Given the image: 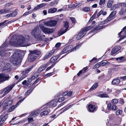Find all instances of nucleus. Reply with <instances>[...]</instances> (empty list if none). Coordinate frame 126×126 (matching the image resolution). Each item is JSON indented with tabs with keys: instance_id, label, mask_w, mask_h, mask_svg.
Returning <instances> with one entry per match:
<instances>
[{
	"instance_id": "nucleus-50",
	"label": "nucleus",
	"mask_w": 126,
	"mask_h": 126,
	"mask_svg": "<svg viewBox=\"0 0 126 126\" xmlns=\"http://www.w3.org/2000/svg\"><path fill=\"white\" fill-rule=\"evenodd\" d=\"M7 21V20H5L3 22H1V23H0V27H3V26L5 25L6 24H5V23Z\"/></svg>"
},
{
	"instance_id": "nucleus-27",
	"label": "nucleus",
	"mask_w": 126,
	"mask_h": 126,
	"mask_svg": "<svg viewBox=\"0 0 126 126\" xmlns=\"http://www.w3.org/2000/svg\"><path fill=\"white\" fill-rule=\"evenodd\" d=\"M97 13V11H96L95 12L94 14L93 15V16L91 17L89 21V22H90L93 20L94 18L96 17V16Z\"/></svg>"
},
{
	"instance_id": "nucleus-1",
	"label": "nucleus",
	"mask_w": 126,
	"mask_h": 126,
	"mask_svg": "<svg viewBox=\"0 0 126 126\" xmlns=\"http://www.w3.org/2000/svg\"><path fill=\"white\" fill-rule=\"evenodd\" d=\"M26 43L27 41H25V38L23 36L21 35L17 37H16L15 36H14L10 40L9 44L8 45L6 41H5L0 47V55L3 56L4 55L6 51H9L7 49H5L10 45L16 47L19 46L26 47L29 45L26 44Z\"/></svg>"
},
{
	"instance_id": "nucleus-28",
	"label": "nucleus",
	"mask_w": 126,
	"mask_h": 126,
	"mask_svg": "<svg viewBox=\"0 0 126 126\" xmlns=\"http://www.w3.org/2000/svg\"><path fill=\"white\" fill-rule=\"evenodd\" d=\"M33 65L31 67H30L29 68L26 69L24 72L25 73L26 75H27V74L31 71L33 67Z\"/></svg>"
},
{
	"instance_id": "nucleus-13",
	"label": "nucleus",
	"mask_w": 126,
	"mask_h": 126,
	"mask_svg": "<svg viewBox=\"0 0 126 126\" xmlns=\"http://www.w3.org/2000/svg\"><path fill=\"white\" fill-rule=\"evenodd\" d=\"M81 46L80 45H77L74 47L73 49L72 50L73 47L72 46L70 45L69 46H68L66 47V49L68 51V52L70 51V52L72 50H76L77 49H78Z\"/></svg>"
},
{
	"instance_id": "nucleus-39",
	"label": "nucleus",
	"mask_w": 126,
	"mask_h": 126,
	"mask_svg": "<svg viewBox=\"0 0 126 126\" xmlns=\"http://www.w3.org/2000/svg\"><path fill=\"white\" fill-rule=\"evenodd\" d=\"M118 102V100L116 99H114L112 100L111 101V103L113 105L117 103Z\"/></svg>"
},
{
	"instance_id": "nucleus-24",
	"label": "nucleus",
	"mask_w": 126,
	"mask_h": 126,
	"mask_svg": "<svg viewBox=\"0 0 126 126\" xmlns=\"http://www.w3.org/2000/svg\"><path fill=\"white\" fill-rule=\"evenodd\" d=\"M57 11V9L56 8H51L48 10V13H54Z\"/></svg>"
},
{
	"instance_id": "nucleus-9",
	"label": "nucleus",
	"mask_w": 126,
	"mask_h": 126,
	"mask_svg": "<svg viewBox=\"0 0 126 126\" xmlns=\"http://www.w3.org/2000/svg\"><path fill=\"white\" fill-rule=\"evenodd\" d=\"M40 28L42 29L43 32L45 33L50 34L53 32L54 30L53 29H50L47 28H45L44 26L40 25Z\"/></svg>"
},
{
	"instance_id": "nucleus-7",
	"label": "nucleus",
	"mask_w": 126,
	"mask_h": 126,
	"mask_svg": "<svg viewBox=\"0 0 126 126\" xmlns=\"http://www.w3.org/2000/svg\"><path fill=\"white\" fill-rule=\"evenodd\" d=\"M116 12L115 11H113L110 14L109 16L104 21H103L101 24H105L107 23L108 22L110 21L114 18V16L116 14Z\"/></svg>"
},
{
	"instance_id": "nucleus-20",
	"label": "nucleus",
	"mask_w": 126,
	"mask_h": 126,
	"mask_svg": "<svg viewBox=\"0 0 126 126\" xmlns=\"http://www.w3.org/2000/svg\"><path fill=\"white\" fill-rule=\"evenodd\" d=\"M46 5V3H42L40 4L37 6L35 7L34 8V10H37V9H40L41 8L45 6Z\"/></svg>"
},
{
	"instance_id": "nucleus-61",
	"label": "nucleus",
	"mask_w": 126,
	"mask_h": 126,
	"mask_svg": "<svg viewBox=\"0 0 126 126\" xmlns=\"http://www.w3.org/2000/svg\"><path fill=\"white\" fill-rule=\"evenodd\" d=\"M124 10L123 9H121V11H120L119 14L120 15H123L124 14Z\"/></svg>"
},
{
	"instance_id": "nucleus-4",
	"label": "nucleus",
	"mask_w": 126,
	"mask_h": 126,
	"mask_svg": "<svg viewBox=\"0 0 126 126\" xmlns=\"http://www.w3.org/2000/svg\"><path fill=\"white\" fill-rule=\"evenodd\" d=\"M93 27V26L91 25L84 28L78 33L77 39L78 40L81 39L86 34L87 31L91 29Z\"/></svg>"
},
{
	"instance_id": "nucleus-54",
	"label": "nucleus",
	"mask_w": 126,
	"mask_h": 126,
	"mask_svg": "<svg viewBox=\"0 0 126 126\" xmlns=\"http://www.w3.org/2000/svg\"><path fill=\"white\" fill-rule=\"evenodd\" d=\"M111 103H109L108 104V110H111Z\"/></svg>"
},
{
	"instance_id": "nucleus-42",
	"label": "nucleus",
	"mask_w": 126,
	"mask_h": 126,
	"mask_svg": "<svg viewBox=\"0 0 126 126\" xmlns=\"http://www.w3.org/2000/svg\"><path fill=\"white\" fill-rule=\"evenodd\" d=\"M8 115L7 114H6L5 115V113H3L2 114V115L0 116V118H7Z\"/></svg>"
},
{
	"instance_id": "nucleus-52",
	"label": "nucleus",
	"mask_w": 126,
	"mask_h": 126,
	"mask_svg": "<svg viewBox=\"0 0 126 126\" xmlns=\"http://www.w3.org/2000/svg\"><path fill=\"white\" fill-rule=\"evenodd\" d=\"M101 66V65L100 62L96 63L95 65V67L96 68H98Z\"/></svg>"
},
{
	"instance_id": "nucleus-59",
	"label": "nucleus",
	"mask_w": 126,
	"mask_h": 126,
	"mask_svg": "<svg viewBox=\"0 0 126 126\" xmlns=\"http://www.w3.org/2000/svg\"><path fill=\"white\" fill-rule=\"evenodd\" d=\"M40 79H41L40 78H38L37 79L35 80V81L34 82V83H33V84H35L36 83H37L40 80Z\"/></svg>"
},
{
	"instance_id": "nucleus-57",
	"label": "nucleus",
	"mask_w": 126,
	"mask_h": 126,
	"mask_svg": "<svg viewBox=\"0 0 126 126\" xmlns=\"http://www.w3.org/2000/svg\"><path fill=\"white\" fill-rule=\"evenodd\" d=\"M70 19L73 23H74L76 22V20L75 18L72 17L70 18Z\"/></svg>"
},
{
	"instance_id": "nucleus-34",
	"label": "nucleus",
	"mask_w": 126,
	"mask_h": 126,
	"mask_svg": "<svg viewBox=\"0 0 126 126\" xmlns=\"http://www.w3.org/2000/svg\"><path fill=\"white\" fill-rule=\"evenodd\" d=\"M27 75L24 72H23V74L22 76L20 78L19 80L20 81L22 80V79L24 78Z\"/></svg>"
},
{
	"instance_id": "nucleus-12",
	"label": "nucleus",
	"mask_w": 126,
	"mask_h": 126,
	"mask_svg": "<svg viewBox=\"0 0 126 126\" xmlns=\"http://www.w3.org/2000/svg\"><path fill=\"white\" fill-rule=\"evenodd\" d=\"M25 98L20 100L15 105L12 106L8 110V111L9 112H11L13 111L14 109L18 106L19 105L24 99Z\"/></svg>"
},
{
	"instance_id": "nucleus-32",
	"label": "nucleus",
	"mask_w": 126,
	"mask_h": 126,
	"mask_svg": "<svg viewBox=\"0 0 126 126\" xmlns=\"http://www.w3.org/2000/svg\"><path fill=\"white\" fill-rule=\"evenodd\" d=\"M99 96L101 98L109 97L107 94H103L99 95Z\"/></svg>"
},
{
	"instance_id": "nucleus-47",
	"label": "nucleus",
	"mask_w": 126,
	"mask_h": 126,
	"mask_svg": "<svg viewBox=\"0 0 126 126\" xmlns=\"http://www.w3.org/2000/svg\"><path fill=\"white\" fill-rule=\"evenodd\" d=\"M119 4L123 7H126V3H122Z\"/></svg>"
},
{
	"instance_id": "nucleus-8",
	"label": "nucleus",
	"mask_w": 126,
	"mask_h": 126,
	"mask_svg": "<svg viewBox=\"0 0 126 126\" xmlns=\"http://www.w3.org/2000/svg\"><path fill=\"white\" fill-rule=\"evenodd\" d=\"M57 21L55 20H50L45 22L44 24L45 26L49 27H53L57 24Z\"/></svg>"
},
{
	"instance_id": "nucleus-23",
	"label": "nucleus",
	"mask_w": 126,
	"mask_h": 126,
	"mask_svg": "<svg viewBox=\"0 0 126 126\" xmlns=\"http://www.w3.org/2000/svg\"><path fill=\"white\" fill-rule=\"evenodd\" d=\"M120 80L119 79H114L112 81V84L114 85H117L120 82Z\"/></svg>"
},
{
	"instance_id": "nucleus-17",
	"label": "nucleus",
	"mask_w": 126,
	"mask_h": 126,
	"mask_svg": "<svg viewBox=\"0 0 126 126\" xmlns=\"http://www.w3.org/2000/svg\"><path fill=\"white\" fill-rule=\"evenodd\" d=\"M121 49V47L119 46H117L114 47L112 50L111 54L114 56L117 51Z\"/></svg>"
},
{
	"instance_id": "nucleus-51",
	"label": "nucleus",
	"mask_w": 126,
	"mask_h": 126,
	"mask_svg": "<svg viewBox=\"0 0 126 126\" xmlns=\"http://www.w3.org/2000/svg\"><path fill=\"white\" fill-rule=\"evenodd\" d=\"M122 112V110H117L116 112V115H118L121 114Z\"/></svg>"
},
{
	"instance_id": "nucleus-21",
	"label": "nucleus",
	"mask_w": 126,
	"mask_h": 126,
	"mask_svg": "<svg viewBox=\"0 0 126 126\" xmlns=\"http://www.w3.org/2000/svg\"><path fill=\"white\" fill-rule=\"evenodd\" d=\"M116 60L119 63L122 62L126 61V59L124 58L123 56L116 58Z\"/></svg>"
},
{
	"instance_id": "nucleus-10",
	"label": "nucleus",
	"mask_w": 126,
	"mask_h": 126,
	"mask_svg": "<svg viewBox=\"0 0 126 126\" xmlns=\"http://www.w3.org/2000/svg\"><path fill=\"white\" fill-rule=\"evenodd\" d=\"M41 111L39 109L34 110L31 112L30 115L29 116L28 118H35L37 116L38 114Z\"/></svg>"
},
{
	"instance_id": "nucleus-53",
	"label": "nucleus",
	"mask_w": 126,
	"mask_h": 126,
	"mask_svg": "<svg viewBox=\"0 0 126 126\" xmlns=\"http://www.w3.org/2000/svg\"><path fill=\"white\" fill-rule=\"evenodd\" d=\"M65 99V97H62L59 98L58 101L59 102H61L64 101Z\"/></svg>"
},
{
	"instance_id": "nucleus-22",
	"label": "nucleus",
	"mask_w": 126,
	"mask_h": 126,
	"mask_svg": "<svg viewBox=\"0 0 126 126\" xmlns=\"http://www.w3.org/2000/svg\"><path fill=\"white\" fill-rule=\"evenodd\" d=\"M58 56H53L51 58L50 60V63H55L56 62V61L58 58Z\"/></svg>"
},
{
	"instance_id": "nucleus-3",
	"label": "nucleus",
	"mask_w": 126,
	"mask_h": 126,
	"mask_svg": "<svg viewBox=\"0 0 126 126\" xmlns=\"http://www.w3.org/2000/svg\"><path fill=\"white\" fill-rule=\"evenodd\" d=\"M30 53L29 55L28 61L31 62L35 61L37 57V56L41 53L40 51L35 50L34 51H30Z\"/></svg>"
},
{
	"instance_id": "nucleus-16",
	"label": "nucleus",
	"mask_w": 126,
	"mask_h": 126,
	"mask_svg": "<svg viewBox=\"0 0 126 126\" xmlns=\"http://www.w3.org/2000/svg\"><path fill=\"white\" fill-rule=\"evenodd\" d=\"M51 106L50 102H49L41 107L39 109L40 111H42L48 108H51Z\"/></svg>"
},
{
	"instance_id": "nucleus-25",
	"label": "nucleus",
	"mask_w": 126,
	"mask_h": 126,
	"mask_svg": "<svg viewBox=\"0 0 126 126\" xmlns=\"http://www.w3.org/2000/svg\"><path fill=\"white\" fill-rule=\"evenodd\" d=\"M58 101L57 100H53L50 102L52 107L55 106L57 105Z\"/></svg>"
},
{
	"instance_id": "nucleus-48",
	"label": "nucleus",
	"mask_w": 126,
	"mask_h": 126,
	"mask_svg": "<svg viewBox=\"0 0 126 126\" xmlns=\"http://www.w3.org/2000/svg\"><path fill=\"white\" fill-rule=\"evenodd\" d=\"M68 52L66 47L64 48L62 50L61 53L62 54L64 53Z\"/></svg>"
},
{
	"instance_id": "nucleus-37",
	"label": "nucleus",
	"mask_w": 126,
	"mask_h": 126,
	"mask_svg": "<svg viewBox=\"0 0 126 126\" xmlns=\"http://www.w3.org/2000/svg\"><path fill=\"white\" fill-rule=\"evenodd\" d=\"M32 90L31 89H30L28 90L25 93V95L27 96H28L32 92Z\"/></svg>"
},
{
	"instance_id": "nucleus-55",
	"label": "nucleus",
	"mask_w": 126,
	"mask_h": 126,
	"mask_svg": "<svg viewBox=\"0 0 126 126\" xmlns=\"http://www.w3.org/2000/svg\"><path fill=\"white\" fill-rule=\"evenodd\" d=\"M117 5H116L115 6H113L111 8V10H114L116 9V8H118V7L117 6Z\"/></svg>"
},
{
	"instance_id": "nucleus-29",
	"label": "nucleus",
	"mask_w": 126,
	"mask_h": 126,
	"mask_svg": "<svg viewBox=\"0 0 126 126\" xmlns=\"http://www.w3.org/2000/svg\"><path fill=\"white\" fill-rule=\"evenodd\" d=\"M98 86V84L97 83H95L90 88V90L91 91L95 89Z\"/></svg>"
},
{
	"instance_id": "nucleus-64",
	"label": "nucleus",
	"mask_w": 126,
	"mask_h": 126,
	"mask_svg": "<svg viewBox=\"0 0 126 126\" xmlns=\"http://www.w3.org/2000/svg\"><path fill=\"white\" fill-rule=\"evenodd\" d=\"M12 4V3L11 2H9L7 4H6V7H8L10 6L11 4Z\"/></svg>"
},
{
	"instance_id": "nucleus-6",
	"label": "nucleus",
	"mask_w": 126,
	"mask_h": 126,
	"mask_svg": "<svg viewBox=\"0 0 126 126\" xmlns=\"http://www.w3.org/2000/svg\"><path fill=\"white\" fill-rule=\"evenodd\" d=\"M69 26L68 22L67 21L65 22L63 28L61 29L58 32L59 35L60 36L65 33L67 30Z\"/></svg>"
},
{
	"instance_id": "nucleus-49",
	"label": "nucleus",
	"mask_w": 126,
	"mask_h": 126,
	"mask_svg": "<svg viewBox=\"0 0 126 126\" xmlns=\"http://www.w3.org/2000/svg\"><path fill=\"white\" fill-rule=\"evenodd\" d=\"M5 119H0V126L4 122Z\"/></svg>"
},
{
	"instance_id": "nucleus-41",
	"label": "nucleus",
	"mask_w": 126,
	"mask_h": 126,
	"mask_svg": "<svg viewBox=\"0 0 126 126\" xmlns=\"http://www.w3.org/2000/svg\"><path fill=\"white\" fill-rule=\"evenodd\" d=\"M123 31H121L120 32L118 33V35H120L122 32L123 31L124 32H125L124 33V35H126V26L124 27L123 29Z\"/></svg>"
},
{
	"instance_id": "nucleus-58",
	"label": "nucleus",
	"mask_w": 126,
	"mask_h": 126,
	"mask_svg": "<svg viewBox=\"0 0 126 126\" xmlns=\"http://www.w3.org/2000/svg\"><path fill=\"white\" fill-rule=\"evenodd\" d=\"M118 66V65H116L113 68V70H115V71L117 70L118 69V68L117 67Z\"/></svg>"
},
{
	"instance_id": "nucleus-19",
	"label": "nucleus",
	"mask_w": 126,
	"mask_h": 126,
	"mask_svg": "<svg viewBox=\"0 0 126 126\" xmlns=\"http://www.w3.org/2000/svg\"><path fill=\"white\" fill-rule=\"evenodd\" d=\"M14 86V85H12L11 86L7 87L5 88L4 90V91L5 92V93L6 94H7V93H8L10 92L11 90L12 89Z\"/></svg>"
},
{
	"instance_id": "nucleus-38",
	"label": "nucleus",
	"mask_w": 126,
	"mask_h": 126,
	"mask_svg": "<svg viewBox=\"0 0 126 126\" xmlns=\"http://www.w3.org/2000/svg\"><path fill=\"white\" fill-rule=\"evenodd\" d=\"M112 1L109 0L107 3V6L109 8L112 5Z\"/></svg>"
},
{
	"instance_id": "nucleus-44",
	"label": "nucleus",
	"mask_w": 126,
	"mask_h": 126,
	"mask_svg": "<svg viewBox=\"0 0 126 126\" xmlns=\"http://www.w3.org/2000/svg\"><path fill=\"white\" fill-rule=\"evenodd\" d=\"M78 5V3H76L75 4H74L72 5H69L68 7L70 8H71V7L72 6L73 7H77Z\"/></svg>"
},
{
	"instance_id": "nucleus-35",
	"label": "nucleus",
	"mask_w": 126,
	"mask_h": 126,
	"mask_svg": "<svg viewBox=\"0 0 126 126\" xmlns=\"http://www.w3.org/2000/svg\"><path fill=\"white\" fill-rule=\"evenodd\" d=\"M75 104H71L69 106H68L64 110H63V111L62 112H61V113H62V112H63L64 111L68 110V109L70 108L71 107L73 106Z\"/></svg>"
},
{
	"instance_id": "nucleus-62",
	"label": "nucleus",
	"mask_w": 126,
	"mask_h": 126,
	"mask_svg": "<svg viewBox=\"0 0 126 126\" xmlns=\"http://www.w3.org/2000/svg\"><path fill=\"white\" fill-rule=\"evenodd\" d=\"M53 65H52L51 66L48 67H47L46 69V71H47L48 70H50L53 67Z\"/></svg>"
},
{
	"instance_id": "nucleus-30",
	"label": "nucleus",
	"mask_w": 126,
	"mask_h": 126,
	"mask_svg": "<svg viewBox=\"0 0 126 126\" xmlns=\"http://www.w3.org/2000/svg\"><path fill=\"white\" fill-rule=\"evenodd\" d=\"M49 111L47 110H45L43 111L40 114V115L41 116L47 115L49 113Z\"/></svg>"
},
{
	"instance_id": "nucleus-2",
	"label": "nucleus",
	"mask_w": 126,
	"mask_h": 126,
	"mask_svg": "<svg viewBox=\"0 0 126 126\" xmlns=\"http://www.w3.org/2000/svg\"><path fill=\"white\" fill-rule=\"evenodd\" d=\"M20 55L19 50H16L11 57V62L14 65H18L21 61L22 58Z\"/></svg>"
},
{
	"instance_id": "nucleus-63",
	"label": "nucleus",
	"mask_w": 126,
	"mask_h": 126,
	"mask_svg": "<svg viewBox=\"0 0 126 126\" xmlns=\"http://www.w3.org/2000/svg\"><path fill=\"white\" fill-rule=\"evenodd\" d=\"M43 70L42 69V68L40 67L38 69L37 72L38 73H39L41 72Z\"/></svg>"
},
{
	"instance_id": "nucleus-46",
	"label": "nucleus",
	"mask_w": 126,
	"mask_h": 126,
	"mask_svg": "<svg viewBox=\"0 0 126 126\" xmlns=\"http://www.w3.org/2000/svg\"><path fill=\"white\" fill-rule=\"evenodd\" d=\"M117 109V107L115 105H113L111 109L113 110H115Z\"/></svg>"
},
{
	"instance_id": "nucleus-43",
	"label": "nucleus",
	"mask_w": 126,
	"mask_h": 126,
	"mask_svg": "<svg viewBox=\"0 0 126 126\" xmlns=\"http://www.w3.org/2000/svg\"><path fill=\"white\" fill-rule=\"evenodd\" d=\"M105 2V0H100L99 3V5H102L104 4Z\"/></svg>"
},
{
	"instance_id": "nucleus-60",
	"label": "nucleus",
	"mask_w": 126,
	"mask_h": 126,
	"mask_svg": "<svg viewBox=\"0 0 126 126\" xmlns=\"http://www.w3.org/2000/svg\"><path fill=\"white\" fill-rule=\"evenodd\" d=\"M103 13V11L102 10H101L100 11H99L97 15V17H99L102 13Z\"/></svg>"
},
{
	"instance_id": "nucleus-11",
	"label": "nucleus",
	"mask_w": 126,
	"mask_h": 126,
	"mask_svg": "<svg viewBox=\"0 0 126 126\" xmlns=\"http://www.w3.org/2000/svg\"><path fill=\"white\" fill-rule=\"evenodd\" d=\"M55 49L54 48L52 50L48 51L44 56L43 58V60H45L51 56L55 52Z\"/></svg>"
},
{
	"instance_id": "nucleus-36",
	"label": "nucleus",
	"mask_w": 126,
	"mask_h": 126,
	"mask_svg": "<svg viewBox=\"0 0 126 126\" xmlns=\"http://www.w3.org/2000/svg\"><path fill=\"white\" fill-rule=\"evenodd\" d=\"M108 62L106 60L100 62V64H101V66H104Z\"/></svg>"
},
{
	"instance_id": "nucleus-31",
	"label": "nucleus",
	"mask_w": 126,
	"mask_h": 126,
	"mask_svg": "<svg viewBox=\"0 0 126 126\" xmlns=\"http://www.w3.org/2000/svg\"><path fill=\"white\" fill-rule=\"evenodd\" d=\"M10 64L9 63H7L4 67V70H8L10 68Z\"/></svg>"
},
{
	"instance_id": "nucleus-26",
	"label": "nucleus",
	"mask_w": 126,
	"mask_h": 126,
	"mask_svg": "<svg viewBox=\"0 0 126 126\" xmlns=\"http://www.w3.org/2000/svg\"><path fill=\"white\" fill-rule=\"evenodd\" d=\"M10 9H9L0 10V14L4 13H9L10 12Z\"/></svg>"
},
{
	"instance_id": "nucleus-5",
	"label": "nucleus",
	"mask_w": 126,
	"mask_h": 126,
	"mask_svg": "<svg viewBox=\"0 0 126 126\" xmlns=\"http://www.w3.org/2000/svg\"><path fill=\"white\" fill-rule=\"evenodd\" d=\"M41 31L38 27H36L31 32V34L35 37L39 38L40 36Z\"/></svg>"
},
{
	"instance_id": "nucleus-15",
	"label": "nucleus",
	"mask_w": 126,
	"mask_h": 126,
	"mask_svg": "<svg viewBox=\"0 0 126 126\" xmlns=\"http://www.w3.org/2000/svg\"><path fill=\"white\" fill-rule=\"evenodd\" d=\"M13 102L12 99H10L9 98H7L3 102V104L4 105L5 107H7L8 105H11Z\"/></svg>"
},
{
	"instance_id": "nucleus-14",
	"label": "nucleus",
	"mask_w": 126,
	"mask_h": 126,
	"mask_svg": "<svg viewBox=\"0 0 126 126\" xmlns=\"http://www.w3.org/2000/svg\"><path fill=\"white\" fill-rule=\"evenodd\" d=\"M9 77L7 74H0V82L8 80Z\"/></svg>"
},
{
	"instance_id": "nucleus-45",
	"label": "nucleus",
	"mask_w": 126,
	"mask_h": 126,
	"mask_svg": "<svg viewBox=\"0 0 126 126\" xmlns=\"http://www.w3.org/2000/svg\"><path fill=\"white\" fill-rule=\"evenodd\" d=\"M90 8L89 7H85L83 9V11H84L87 12L90 10Z\"/></svg>"
},
{
	"instance_id": "nucleus-56",
	"label": "nucleus",
	"mask_w": 126,
	"mask_h": 126,
	"mask_svg": "<svg viewBox=\"0 0 126 126\" xmlns=\"http://www.w3.org/2000/svg\"><path fill=\"white\" fill-rule=\"evenodd\" d=\"M72 93V92L71 91H69L68 92H67V95L68 96H70L71 95Z\"/></svg>"
},
{
	"instance_id": "nucleus-18",
	"label": "nucleus",
	"mask_w": 126,
	"mask_h": 126,
	"mask_svg": "<svg viewBox=\"0 0 126 126\" xmlns=\"http://www.w3.org/2000/svg\"><path fill=\"white\" fill-rule=\"evenodd\" d=\"M96 107L95 106H94L92 104L89 105L88 108V110L90 112H93L95 110Z\"/></svg>"
},
{
	"instance_id": "nucleus-33",
	"label": "nucleus",
	"mask_w": 126,
	"mask_h": 126,
	"mask_svg": "<svg viewBox=\"0 0 126 126\" xmlns=\"http://www.w3.org/2000/svg\"><path fill=\"white\" fill-rule=\"evenodd\" d=\"M38 76V73H35L32 76L31 78V79L32 80L37 78Z\"/></svg>"
},
{
	"instance_id": "nucleus-40",
	"label": "nucleus",
	"mask_w": 126,
	"mask_h": 126,
	"mask_svg": "<svg viewBox=\"0 0 126 126\" xmlns=\"http://www.w3.org/2000/svg\"><path fill=\"white\" fill-rule=\"evenodd\" d=\"M17 14V13L16 12H14L10 13L11 17H14Z\"/></svg>"
}]
</instances>
